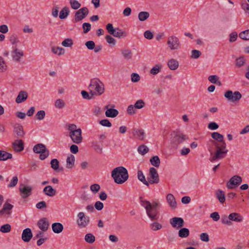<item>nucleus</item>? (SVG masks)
I'll use <instances>...</instances> for the list:
<instances>
[{
  "instance_id": "c756f323",
  "label": "nucleus",
  "mask_w": 249,
  "mask_h": 249,
  "mask_svg": "<svg viewBox=\"0 0 249 249\" xmlns=\"http://www.w3.org/2000/svg\"><path fill=\"white\" fill-rule=\"evenodd\" d=\"M215 196L218 201L222 204H223L225 201V195L224 191L219 189L216 191Z\"/></svg>"
},
{
  "instance_id": "c85d7f7f",
  "label": "nucleus",
  "mask_w": 249,
  "mask_h": 249,
  "mask_svg": "<svg viewBox=\"0 0 249 249\" xmlns=\"http://www.w3.org/2000/svg\"><path fill=\"white\" fill-rule=\"evenodd\" d=\"M52 228L53 231L55 233H59L61 232L64 229L63 225L58 222L53 223L52 225Z\"/></svg>"
},
{
  "instance_id": "4c0bfd02",
  "label": "nucleus",
  "mask_w": 249,
  "mask_h": 249,
  "mask_svg": "<svg viewBox=\"0 0 249 249\" xmlns=\"http://www.w3.org/2000/svg\"><path fill=\"white\" fill-rule=\"evenodd\" d=\"M189 230L186 228H181L178 232V236L181 238H186L189 235Z\"/></svg>"
},
{
  "instance_id": "a18cd8bd",
  "label": "nucleus",
  "mask_w": 249,
  "mask_h": 249,
  "mask_svg": "<svg viewBox=\"0 0 249 249\" xmlns=\"http://www.w3.org/2000/svg\"><path fill=\"white\" fill-rule=\"evenodd\" d=\"M149 151L148 148L145 145L142 144L139 146L138 148V152L141 155H145Z\"/></svg>"
},
{
  "instance_id": "e433bc0d",
  "label": "nucleus",
  "mask_w": 249,
  "mask_h": 249,
  "mask_svg": "<svg viewBox=\"0 0 249 249\" xmlns=\"http://www.w3.org/2000/svg\"><path fill=\"white\" fill-rule=\"evenodd\" d=\"M70 11L68 7H64L60 12L59 18L60 19H65L69 15Z\"/></svg>"
},
{
  "instance_id": "c03bdc74",
  "label": "nucleus",
  "mask_w": 249,
  "mask_h": 249,
  "mask_svg": "<svg viewBox=\"0 0 249 249\" xmlns=\"http://www.w3.org/2000/svg\"><path fill=\"white\" fill-rule=\"evenodd\" d=\"M85 241L89 243L92 244L95 240V236L92 233H87L85 236Z\"/></svg>"
},
{
  "instance_id": "dca6fc26",
  "label": "nucleus",
  "mask_w": 249,
  "mask_h": 249,
  "mask_svg": "<svg viewBox=\"0 0 249 249\" xmlns=\"http://www.w3.org/2000/svg\"><path fill=\"white\" fill-rule=\"evenodd\" d=\"M184 220L181 217H174L170 219V223L173 228L179 229L184 226Z\"/></svg>"
},
{
  "instance_id": "6e6552de",
  "label": "nucleus",
  "mask_w": 249,
  "mask_h": 249,
  "mask_svg": "<svg viewBox=\"0 0 249 249\" xmlns=\"http://www.w3.org/2000/svg\"><path fill=\"white\" fill-rule=\"evenodd\" d=\"M90 219L88 216L85 215L83 212H79L77 214L76 223L78 226L81 228H85L89 224Z\"/></svg>"
},
{
  "instance_id": "4d7b16f0",
  "label": "nucleus",
  "mask_w": 249,
  "mask_h": 249,
  "mask_svg": "<svg viewBox=\"0 0 249 249\" xmlns=\"http://www.w3.org/2000/svg\"><path fill=\"white\" fill-rule=\"evenodd\" d=\"M18 182V178L17 176H14L11 180L10 183L8 185V188H13L15 187Z\"/></svg>"
},
{
  "instance_id": "f257e3e1",
  "label": "nucleus",
  "mask_w": 249,
  "mask_h": 249,
  "mask_svg": "<svg viewBox=\"0 0 249 249\" xmlns=\"http://www.w3.org/2000/svg\"><path fill=\"white\" fill-rule=\"evenodd\" d=\"M141 205L143 207L146 214L152 221L158 220L159 219L158 209L160 206L158 201H153L151 203L149 201L144 199L142 196L139 197Z\"/></svg>"
},
{
  "instance_id": "412c9836",
  "label": "nucleus",
  "mask_w": 249,
  "mask_h": 249,
  "mask_svg": "<svg viewBox=\"0 0 249 249\" xmlns=\"http://www.w3.org/2000/svg\"><path fill=\"white\" fill-rule=\"evenodd\" d=\"M33 236L31 230L30 228L24 229L22 232L21 238L25 242H28L30 241Z\"/></svg>"
},
{
  "instance_id": "a19ab883",
  "label": "nucleus",
  "mask_w": 249,
  "mask_h": 249,
  "mask_svg": "<svg viewBox=\"0 0 249 249\" xmlns=\"http://www.w3.org/2000/svg\"><path fill=\"white\" fill-rule=\"evenodd\" d=\"M52 51L54 54L60 55L64 54L65 49L63 48L59 47H52Z\"/></svg>"
},
{
  "instance_id": "473e14b6",
  "label": "nucleus",
  "mask_w": 249,
  "mask_h": 249,
  "mask_svg": "<svg viewBox=\"0 0 249 249\" xmlns=\"http://www.w3.org/2000/svg\"><path fill=\"white\" fill-rule=\"evenodd\" d=\"M75 158L72 155L68 156L66 160V167L68 169H71L74 165Z\"/></svg>"
},
{
  "instance_id": "e2e57ef3",
  "label": "nucleus",
  "mask_w": 249,
  "mask_h": 249,
  "mask_svg": "<svg viewBox=\"0 0 249 249\" xmlns=\"http://www.w3.org/2000/svg\"><path fill=\"white\" fill-rule=\"evenodd\" d=\"M99 124L102 126L108 127H111L112 125L111 123L109 122V121L108 119H107L101 120L99 122Z\"/></svg>"
},
{
  "instance_id": "393cba45",
  "label": "nucleus",
  "mask_w": 249,
  "mask_h": 249,
  "mask_svg": "<svg viewBox=\"0 0 249 249\" xmlns=\"http://www.w3.org/2000/svg\"><path fill=\"white\" fill-rule=\"evenodd\" d=\"M133 136L137 139L143 140L145 137V133L142 129L135 128L132 132Z\"/></svg>"
},
{
  "instance_id": "b1692460",
  "label": "nucleus",
  "mask_w": 249,
  "mask_h": 249,
  "mask_svg": "<svg viewBox=\"0 0 249 249\" xmlns=\"http://www.w3.org/2000/svg\"><path fill=\"white\" fill-rule=\"evenodd\" d=\"M109 105H107L105 107V108L107 109L105 112V115L107 117L115 118L119 114V111L114 108H108Z\"/></svg>"
},
{
  "instance_id": "1a4fd4ad",
  "label": "nucleus",
  "mask_w": 249,
  "mask_h": 249,
  "mask_svg": "<svg viewBox=\"0 0 249 249\" xmlns=\"http://www.w3.org/2000/svg\"><path fill=\"white\" fill-rule=\"evenodd\" d=\"M89 10L87 7H82L77 11L74 15V18L72 19L73 23H77L81 21L84 19L89 14Z\"/></svg>"
},
{
  "instance_id": "39448f33",
  "label": "nucleus",
  "mask_w": 249,
  "mask_h": 249,
  "mask_svg": "<svg viewBox=\"0 0 249 249\" xmlns=\"http://www.w3.org/2000/svg\"><path fill=\"white\" fill-rule=\"evenodd\" d=\"M171 136V142L174 147H178L187 139L185 135L178 131L172 132Z\"/></svg>"
},
{
  "instance_id": "6e6d98bb",
  "label": "nucleus",
  "mask_w": 249,
  "mask_h": 249,
  "mask_svg": "<svg viewBox=\"0 0 249 249\" xmlns=\"http://www.w3.org/2000/svg\"><path fill=\"white\" fill-rule=\"evenodd\" d=\"M9 40H10V43L13 46H14L15 45H16V44L19 41L17 35L16 34L12 35L10 36Z\"/></svg>"
},
{
  "instance_id": "58836bf2",
  "label": "nucleus",
  "mask_w": 249,
  "mask_h": 249,
  "mask_svg": "<svg viewBox=\"0 0 249 249\" xmlns=\"http://www.w3.org/2000/svg\"><path fill=\"white\" fill-rule=\"evenodd\" d=\"M122 54L125 59L129 60L132 57V53L131 50L128 49H123L121 51Z\"/></svg>"
},
{
  "instance_id": "774afa93",
  "label": "nucleus",
  "mask_w": 249,
  "mask_h": 249,
  "mask_svg": "<svg viewBox=\"0 0 249 249\" xmlns=\"http://www.w3.org/2000/svg\"><path fill=\"white\" fill-rule=\"evenodd\" d=\"M85 46L89 50H92L95 48V45L94 41L89 40L86 42Z\"/></svg>"
},
{
  "instance_id": "3c124183",
  "label": "nucleus",
  "mask_w": 249,
  "mask_h": 249,
  "mask_svg": "<svg viewBox=\"0 0 249 249\" xmlns=\"http://www.w3.org/2000/svg\"><path fill=\"white\" fill-rule=\"evenodd\" d=\"M162 226L161 224L157 222H154L150 225L151 229L154 231H157L161 229Z\"/></svg>"
},
{
  "instance_id": "052dcab7",
  "label": "nucleus",
  "mask_w": 249,
  "mask_h": 249,
  "mask_svg": "<svg viewBox=\"0 0 249 249\" xmlns=\"http://www.w3.org/2000/svg\"><path fill=\"white\" fill-rule=\"evenodd\" d=\"M90 189L94 194H96L100 190V186L98 184H93L90 186Z\"/></svg>"
},
{
  "instance_id": "37998d69",
  "label": "nucleus",
  "mask_w": 249,
  "mask_h": 249,
  "mask_svg": "<svg viewBox=\"0 0 249 249\" xmlns=\"http://www.w3.org/2000/svg\"><path fill=\"white\" fill-rule=\"evenodd\" d=\"M54 105L56 108L61 109L65 107V103L63 100L58 99L55 101Z\"/></svg>"
},
{
  "instance_id": "0e129e2a",
  "label": "nucleus",
  "mask_w": 249,
  "mask_h": 249,
  "mask_svg": "<svg viewBox=\"0 0 249 249\" xmlns=\"http://www.w3.org/2000/svg\"><path fill=\"white\" fill-rule=\"evenodd\" d=\"M106 39L107 42L109 44H111L113 46H114L116 44L115 39L109 35L106 36Z\"/></svg>"
},
{
  "instance_id": "a878e982",
  "label": "nucleus",
  "mask_w": 249,
  "mask_h": 249,
  "mask_svg": "<svg viewBox=\"0 0 249 249\" xmlns=\"http://www.w3.org/2000/svg\"><path fill=\"white\" fill-rule=\"evenodd\" d=\"M212 138L214 140L213 141H216L218 144H222L223 142H225L224 141L223 136L216 132H214L211 134Z\"/></svg>"
},
{
  "instance_id": "aec40b11",
  "label": "nucleus",
  "mask_w": 249,
  "mask_h": 249,
  "mask_svg": "<svg viewBox=\"0 0 249 249\" xmlns=\"http://www.w3.org/2000/svg\"><path fill=\"white\" fill-rule=\"evenodd\" d=\"M14 206L8 202H6L1 210H0V215H3L4 214L10 215L11 213V210L13 208Z\"/></svg>"
},
{
  "instance_id": "7c9ffc66",
  "label": "nucleus",
  "mask_w": 249,
  "mask_h": 249,
  "mask_svg": "<svg viewBox=\"0 0 249 249\" xmlns=\"http://www.w3.org/2000/svg\"><path fill=\"white\" fill-rule=\"evenodd\" d=\"M167 65L170 70H176L178 68L179 64L176 59L172 58L168 61Z\"/></svg>"
},
{
  "instance_id": "8fccbe9b",
  "label": "nucleus",
  "mask_w": 249,
  "mask_h": 249,
  "mask_svg": "<svg viewBox=\"0 0 249 249\" xmlns=\"http://www.w3.org/2000/svg\"><path fill=\"white\" fill-rule=\"evenodd\" d=\"M70 3L72 9L77 10L81 7V4L76 0H70Z\"/></svg>"
},
{
  "instance_id": "79ce46f5",
  "label": "nucleus",
  "mask_w": 249,
  "mask_h": 249,
  "mask_svg": "<svg viewBox=\"0 0 249 249\" xmlns=\"http://www.w3.org/2000/svg\"><path fill=\"white\" fill-rule=\"evenodd\" d=\"M150 16L148 12H141L138 14V18L141 21H144L146 20Z\"/></svg>"
},
{
  "instance_id": "bf43d9fd",
  "label": "nucleus",
  "mask_w": 249,
  "mask_h": 249,
  "mask_svg": "<svg viewBox=\"0 0 249 249\" xmlns=\"http://www.w3.org/2000/svg\"><path fill=\"white\" fill-rule=\"evenodd\" d=\"M144 105L145 103L144 101L140 99L137 101L134 106L137 109H141L144 107Z\"/></svg>"
},
{
  "instance_id": "f03ea898",
  "label": "nucleus",
  "mask_w": 249,
  "mask_h": 249,
  "mask_svg": "<svg viewBox=\"0 0 249 249\" xmlns=\"http://www.w3.org/2000/svg\"><path fill=\"white\" fill-rule=\"evenodd\" d=\"M111 177L115 183L122 184L128 179L129 175L125 168L123 166H119L112 171Z\"/></svg>"
},
{
  "instance_id": "09e8293b",
  "label": "nucleus",
  "mask_w": 249,
  "mask_h": 249,
  "mask_svg": "<svg viewBox=\"0 0 249 249\" xmlns=\"http://www.w3.org/2000/svg\"><path fill=\"white\" fill-rule=\"evenodd\" d=\"M239 36L243 40H249V29L241 32L239 34Z\"/></svg>"
},
{
  "instance_id": "bb28decb",
  "label": "nucleus",
  "mask_w": 249,
  "mask_h": 249,
  "mask_svg": "<svg viewBox=\"0 0 249 249\" xmlns=\"http://www.w3.org/2000/svg\"><path fill=\"white\" fill-rule=\"evenodd\" d=\"M166 200L169 206L173 209L177 207V202L174 196L171 194H168L166 196Z\"/></svg>"
},
{
  "instance_id": "338daca9",
  "label": "nucleus",
  "mask_w": 249,
  "mask_h": 249,
  "mask_svg": "<svg viewBox=\"0 0 249 249\" xmlns=\"http://www.w3.org/2000/svg\"><path fill=\"white\" fill-rule=\"evenodd\" d=\"M140 75L136 73H132L131 75V80L133 82H138L140 80Z\"/></svg>"
},
{
  "instance_id": "4468645a",
  "label": "nucleus",
  "mask_w": 249,
  "mask_h": 249,
  "mask_svg": "<svg viewBox=\"0 0 249 249\" xmlns=\"http://www.w3.org/2000/svg\"><path fill=\"white\" fill-rule=\"evenodd\" d=\"M19 191L21 197L25 199L32 194V187L21 184L19 187Z\"/></svg>"
},
{
  "instance_id": "ea45409f",
  "label": "nucleus",
  "mask_w": 249,
  "mask_h": 249,
  "mask_svg": "<svg viewBox=\"0 0 249 249\" xmlns=\"http://www.w3.org/2000/svg\"><path fill=\"white\" fill-rule=\"evenodd\" d=\"M150 161L151 164L156 167H159L160 165V159L158 156H154L152 157Z\"/></svg>"
},
{
  "instance_id": "2eb2a0df",
  "label": "nucleus",
  "mask_w": 249,
  "mask_h": 249,
  "mask_svg": "<svg viewBox=\"0 0 249 249\" xmlns=\"http://www.w3.org/2000/svg\"><path fill=\"white\" fill-rule=\"evenodd\" d=\"M24 55L22 50L18 49L17 45L13 46L11 51V56L14 61L18 62L21 58Z\"/></svg>"
},
{
  "instance_id": "f704fd0d",
  "label": "nucleus",
  "mask_w": 249,
  "mask_h": 249,
  "mask_svg": "<svg viewBox=\"0 0 249 249\" xmlns=\"http://www.w3.org/2000/svg\"><path fill=\"white\" fill-rule=\"evenodd\" d=\"M208 80L213 84H216L219 86L222 85V83L219 81V77L216 75H212L208 77Z\"/></svg>"
},
{
  "instance_id": "f3484780",
  "label": "nucleus",
  "mask_w": 249,
  "mask_h": 249,
  "mask_svg": "<svg viewBox=\"0 0 249 249\" xmlns=\"http://www.w3.org/2000/svg\"><path fill=\"white\" fill-rule=\"evenodd\" d=\"M13 150L16 152H19L23 150L24 146L22 140L17 139L12 143Z\"/></svg>"
},
{
  "instance_id": "13d9d810",
  "label": "nucleus",
  "mask_w": 249,
  "mask_h": 249,
  "mask_svg": "<svg viewBox=\"0 0 249 249\" xmlns=\"http://www.w3.org/2000/svg\"><path fill=\"white\" fill-rule=\"evenodd\" d=\"M61 44L65 47H69L73 45V41L71 39L68 38L63 41Z\"/></svg>"
},
{
  "instance_id": "cd10ccee",
  "label": "nucleus",
  "mask_w": 249,
  "mask_h": 249,
  "mask_svg": "<svg viewBox=\"0 0 249 249\" xmlns=\"http://www.w3.org/2000/svg\"><path fill=\"white\" fill-rule=\"evenodd\" d=\"M44 193L49 196H53L56 195V191L51 186L48 185L43 189Z\"/></svg>"
},
{
  "instance_id": "5fc2aeb1",
  "label": "nucleus",
  "mask_w": 249,
  "mask_h": 249,
  "mask_svg": "<svg viewBox=\"0 0 249 249\" xmlns=\"http://www.w3.org/2000/svg\"><path fill=\"white\" fill-rule=\"evenodd\" d=\"M46 115V113L44 110H41L38 111L36 114L35 117L38 120H43Z\"/></svg>"
},
{
  "instance_id": "a211bd4d",
  "label": "nucleus",
  "mask_w": 249,
  "mask_h": 249,
  "mask_svg": "<svg viewBox=\"0 0 249 249\" xmlns=\"http://www.w3.org/2000/svg\"><path fill=\"white\" fill-rule=\"evenodd\" d=\"M13 132L14 134H16V137L17 138H23L25 134L23 126L19 124L14 125Z\"/></svg>"
},
{
  "instance_id": "c9c22d12",
  "label": "nucleus",
  "mask_w": 249,
  "mask_h": 249,
  "mask_svg": "<svg viewBox=\"0 0 249 249\" xmlns=\"http://www.w3.org/2000/svg\"><path fill=\"white\" fill-rule=\"evenodd\" d=\"M137 176L138 179L142 182L147 187L149 186V182L145 179V177L143 174V172L141 170H138L137 173Z\"/></svg>"
},
{
  "instance_id": "4be33fe9",
  "label": "nucleus",
  "mask_w": 249,
  "mask_h": 249,
  "mask_svg": "<svg viewBox=\"0 0 249 249\" xmlns=\"http://www.w3.org/2000/svg\"><path fill=\"white\" fill-rule=\"evenodd\" d=\"M27 98V92L25 90H21L18 93V94L16 99V102L18 104H20L25 101Z\"/></svg>"
},
{
  "instance_id": "20e7f679",
  "label": "nucleus",
  "mask_w": 249,
  "mask_h": 249,
  "mask_svg": "<svg viewBox=\"0 0 249 249\" xmlns=\"http://www.w3.org/2000/svg\"><path fill=\"white\" fill-rule=\"evenodd\" d=\"M89 89L92 96L101 95L105 91L104 84L97 78L92 79L90 80Z\"/></svg>"
},
{
  "instance_id": "f8f14e48",
  "label": "nucleus",
  "mask_w": 249,
  "mask_h": 249,
  "mask_svg": "<svg viewBox=\"0 0 249 249\" xmlns=\"http://www.w3.org/2000/svg\"><path fill=\"white\" fill-rule=\"evenodd\" d=\"M160 181L159 176L157 170L154 167L149 169V173L148 177V182L149 184H157Z\"/></svg>"
},
{
  "instance_id": "2f4dec72",
  "label": "nucleus",
  "mask_w": 249,
  "mask_h": 249,
  "mask_svg": "<svg viewBox=\"0 0 249 249\" xmlns=\"http://www.w3.org/2000/svg\"><path fill=\"white\" fill-rule=\"evenodd\" d=\"M12 158V154L5 151L0 150V160L5 161Z\"/></svg>"
},
{
  "instance_id": "ddd939ff",
  "label": "nucleus",
  "mask_w": 249,
  "mask_h": 249,
  "mask_svg": "<svg viewBox=\"0 0 249 249\" xmlns=\"http://www.w3.org/2000/svg\"><path fill=\"white\" fill-rule=\"evenodd\" d=\"M69 136L75 143L79 144L82 142V130L80 128H78L75 131L70 132Z\"/></svg>"
},
{
  "instance_id": "0eeeda50",
  "label": "nucleus",
  "mask_w": 249,
  "mask_h": 249,
  "mask_svg": "<svg viewBox=\"0 0 249 249\" xmlns=\"http://www.w3.org/2000/svg\"><path fill=\"white\" fill-rule=\"evenodd\" d=\"M167 44L171 50H178L181 47L179 40L175 36H171L168 37Z\"/></svg>"
},
{
  "instance_id": "5701e85b",
  "label": "nucleus",
  "mask_w": 249,
  "mask_h": 249,
  "mask_svg": "<svg viewBox=\"0 0 249 249\" xmlns=\"http://www.w3.org/2000/svg\"><path fill=\"white\" fill-rule=\"evenodd\" d=\"M229 219L231 221L241 222L243 220V217L239 213H232L229 214Z\"/></svg>"
},
{
  "instance_id": "9d476101",
  "label": "nucleus",
  "mask_w": 249,
  "mask_h": 249,
  "mask_svg": "<svg viewBox=\"0 0 249 249\" xmlns=\"http://www.w3.org/2000/svg\"><path fill=\"white\" fill-rule=\"evenodd\" d=\"M242 178L238 175H235L231 177L227 182L226 187L229 189H233L237 188L242 182Z\"/></svg>"
},
{
  "instance_id": "680f3d73",
  "label": "nucleus",
  "mask_w": 249,
  "mask_h": 249,
  "mask_svg": "<svg viewBox=\"0 0 249 249\" xmlns=\"http://www.w3.org/2000/svg\"><path fill=\"white\" fill-rule=\"evenodd\" d=\"M83 32L85 34L88 33L91 29V25L89 23H84L82 25Z\"/></svg>"
},
{
  "instance_id": "864d4df0",
  "label": "nucleus",
  "mask_w": 249,
  "mask_h": 249,
  "mask_svg": "<svg viewBox=\"0 0 249 249\" xmlns=\"http://www.w3.org/2000/svg\"><path fill=\"white\" fill-rule=\"evenodd\" d=\"M11 227L10 224H6L2 225L0 228V231L3 233H7L10 231Z\"/></svg>"
},
{
  "instance_id": "603ef678",
  "label": "nucleus",
  "mask_w": 249,
  "mask_h": 249,
  "mask_svg": "<svg viewBox=\"0 0 249 249\" xmlns=\"http://www.w3.org/2000/svg\"><path fill=\"white\" fill-rule=\"evenodd\" d=\"M246 62V59L243 56H240L237 58L235 60L236 66L238 67H242Z\"/></svg>"
},
{
  "instance_id": "6ab92c4d",
  "label": "nucleus",
  "mask_w": 249,
  "mask_h": 249,
  "mask_svg": "<svg viewBox=\"0 0 249 249\" xmlns=\"http://www.w3.org/2000/svg\"><path fill=\"white\" fill-rule=\"evenodd\" d=\"M37 226L42 231H47L49 226V223L47 218L44 217L40 219L37 222Z\"/></svg>"
},
{
  "instance_id": "69168bd1",
  "label": "nucleus",
  "mask_w": 249,
  "mask_h": 249,
  "mask_svg": "<svg viewBox=\"0 0 249 249\" xmlns=\"http://www.w3.org/2000/svg\"><path fill=\"white\" fill-rule=\"evenodd\" d=\"M201 54L200 51L196 50H193L192 51L191 58L194 59L198 58Z\"/></svg>"
},
{
  "instance_id": "7ed1b4c3",
  "label": "nucleus",
  "mask_w": 249,
  "mask_h": 249,
  "mask_svg": "<svg viewBox=\"0 0 249 249\" xmlns=\"http://www.w3.org/2000/svg\"><path fill=\"white\" fill-rule=\"evenodd\" d=\"M210 142L213 144L216 148V152L213 154V156L210 158V160L213 162L217 160H220L225 157L226 155L228 152L226 149V144L223 142L222 144H218L217 142L213 140H210Z\"/></svg>"
},
{
  "instance_id": "423d86ee",
  "label": "nucleus",
  "mask_w": 249,
  "mask_h": 249,
  "mask_svg": "<svg viewBox=\"0 0 249 249\" xmlns=\"http://www.w3.org/2000/svg\"><path fill=\"white\" fill-rule=\"evenodd\" d=\"M33 151L35 153L40 154L39 159L41 160L46 159L50 154L49 150L42 143H38L35 145L33 147Z\"/></svg>"
},
{
  "instance_id": "49530a36",
  "label": "nucleus",
  "mask_w": 249,
  "mask_h": 249,
  "mask_svg": "<svg viewBox=\"0 0 249 249\" xmlns=\"http://www.w3.org/2000/svg\"><path fill=\"white\" fill-rule=\"evenodd\" d=\"M161 65H156L151 69L150 73L153 75H156L161 71Z\"/></svg>"
},
{
  "instance_id": "72a5a7b5",
  "label": "nucleus",
  "mask_w": 249,
  "mask_h": 249,
  "mask_svg": "<svg viewBox=\"0 0 249 249\" xmlns=\"http://www.w3.org/2000/svg\"><path fill=\"white\" fill-rule=\"evenodd\" d=\"M114 33L112 34L114 36L121 38L123 37H125L126 36V33L119 28H115L114 31H113Z\"/></svg>"
},
{
  "instance_id": "de8ad7c7",
  "label": "nucleus",
  "mask_w": 249,
  "mask_h": 249,
  "mask_svg": "<svg viewBox=\"0 0 249 249\" xmlns=\"http://www.w3.org/2000/svg\"><path fill=\"white\" fill-rule=\"evenodd\" d=\"M51 166L54 170L59 169V162L56 159H53L51 160Z\"/></svg>"
},
{
  "instance_id": "9b49d317",
  "label": "nucleus",
  "mask_w": 249,
  "mask_h": 249,
  "mask_svg": "<svg viewBox=\"0 0 249 249\" xmlns=\"http://www.w3.org/2000/svg\"><path fill=\"white\" fill-rule=\"evenodd\" d=\"M224 97L231 102H236L242 98V94L238 91L233 92L231 90H228L225 93Z\"/></svg>"
}]
</instances>
